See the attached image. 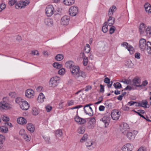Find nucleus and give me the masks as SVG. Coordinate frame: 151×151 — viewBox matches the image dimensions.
Instances as JSON below:
<instances>
[{
  "instance_id": "nucleus-11",
  "label": "nucleus",
  "mask_w": 151,
  "mask_h": 151,
  "mask_svg": "<svg viewBox=\"0 0 151 151\" xmlns=\"http://www.w3.org/2000/svg\"><path fill=\"white\" fill-rule=\"evenodd\" d=\"M70 17L67 16H65L61 19V24L64 26L68 25L70 21Z\"/></svg>"
},
{
  "instance_id": "nucleus-60",
  "label": "nucleus",
  "mask_w": 151,
  "mask_h": 151,
  "mask_svg": "<svg viewBox=\"0 0 151 151\" xmlns=\"http://www.w3.org/2000/svg\"><path fill=\"white\" fill-rule=\"evenodd\" d=\"M45 108L47 111L49 112L52 110V107L49 105H48L46 106Z\"/></svg>"
},
{
  "instance_id": "nucleus-34",
  "label": "nucleus",
  "mask_w": 151,
  "mask_h": 151,
  "mask_svg": "<svg viewBox=\"0 0 151 151\" xmlns=\"http://www.w3.org/2000/svg\"><path fill=\"white\" fill-rule=\"evenodd\" d=\"M108 30L107 22H105L104 23L102 27V31L104 33H106Z\"/></svg>"
},
{
  "instance_id": "nucleus-3",
  "label": "nucleus",
  "mask_w": 151,
  "mask_h": 151,
  "mask_svg": "<svg viewBox=\"0 0 151 151\" xmlns=\"http://www.w3.org/2000/svg\"><path fill=\"white\" fill-rule=\"evenodd\" d=\"M92 105L91 104H89L86 105L84 107L83 109L85 112L86 114L90 116H92L93 115V112L91 107L90 106Z\"/></svg>"
},
{
  "instance_id": "nucleus-44",
  "label": "nucleus",
  "mask_w": 151,
  "mask_h": 151,
  "mask_svg": "<svg viewBox=\"0 0 151 151\" xmlns=\"http://www.w3.org/2000/svg\"><path fill=\"white\" fill-rule=\"evenodd\" d=\"M21 4H22L24 7H25L26 6L28 5L29 3V0H25L24 1H21Z\"/></svg>"
},
{
  "instance_id": "nucleus-8",
  "label": "nucleus",
  "mask_w": 151,
  "mask_h": 151,
  "mask_svg": "<svg viewBox=\"0 0 151 151\" xmlns=\"http://www.w3.org/2000/svg\"><path fill=\"white\" fill-rule=\"evenodd\" d=\"M146 41L143 38L140 39L139 41V46L142 51H144L146 48Z\"/></svg>"
},
{
  "instance_id": "nucleus-38",
  "label": "nucleus",
  "mask_w": 151,
  "mask_h": 151,
  "mask_svg": "<svg viewBox=\"0 0 151 151\" xmlns=\"http://www.w3.org/2000/svg\"><path fill=\"white\" fill-rule=\"evenodd\" d=\"M85 131V129L84 127H80L78 129V132L79 134H83Z\"/></svg>"
},
{
  "instance_id": "nucleus-22",
  "label": "nucleus",
  "mask_w": 151,
  "mask_h": 151,
  "mask_svg": "<svg viewBox=\"0 0 151 151\" xmlns=\"http://www.w3.org/2000/svg\"><path fill=\"white\" fill-rule=\"evenodd\" d=\"M27 129L30 132H33L35 130L34 125L32 123H28L27 125Z\"/></svg>"
},
{
  "instance_id": "nucleus-64",
  "label": "nucleus",
  "mask_w": 151,
  "mask_h": 151,
  "mask_svg": "<svg viewBox=\"0 0 151 151\" xmlns=\"http://www.w3.org/2000/svg\"><path fill=\"white\" fill-rule=\"evenodd\" d=\"M99 109L100 111H103L104 110L105 107L101 105L99 107Z\"/></svg>"
},
{
  "instance_id": "nucleus-51",
  "label": "nucleus",
  "mask_w": 151,
  "mask_h": 151,
  "mask_svg": "<svg viewBox=\"0 0 151 151\" xmlns=\"http://www.w3.org/2000/svg\"><path fill=\"white\" fill-rule=\"evenodd\" d=\"M88 62V58L87 57H85L83 59V65L86 66L87 65Z\"/></svg>"
},
{
  "instance_id": "nucleus-48",
  "label": "nucleus",
  "mask_w": 151,
  "mask_h": 151,
  "mask_svg": "<svg viewBox=\"0 0 151 151\" xmlns=\"http://www.w3.org/2000/svg\"><path fill=\"white\" fill-rule=\"evenodd\" d=\"M15 7V8L17 9L19 8L21 9L22 8H24V7H23L22 5L21 4V3L20 1L19 2V3L16 4Z\"/></svg>"
},
{
  "instance_id": "nucleus-58",
  "label": "nucleus",
  "mask_w": 151,
  "mask_h": 151,
  "mask_svg": "<svg viewBox=\"0 0 151 151\" xmlns=\"http://www.w3.org/2000/svg\"><path fill=\"white\" fill-rule=\"evenodd\" d=\"M122 109L123 110L126 111H128L129 109V107L126 106H123Z\"/></svg>"
},
{
  "instance_id": "nucleus-27",
  "label": "nucleus",
  "mask_w": 151,
  "mask_h": 151,
  "mask_svg": "<svg viewBox=\"0 0 151 151\" xmlns=\"http://www.w3.org/2000/svg\"><path fill=\"white\" fill-rule=\"evenodd\" d=\"M133 63L130 60H127L125 61V65L126 67L129 68H132L133 66Z\"/></svg>"
},
{
  "instance_id": "nucleus-4",
  "label": "nucleus",
  "mask_w": 151,
  "mask_h": 151,
  "mask_svg": "<svg viewBox=\"0 0 151 151\" xmlns=\"http://www.w3.org/2000/svg\"><path fill=\"white\" fill-rule=\"evenodd\" d=\"M120 131L122 134L124 135L126 134L128 132L129 129L128 125L126 123H123L121 125Z\"/></svg>"
},
{
  "instance_id": "nucleus-25",
  "label": "nucleus",
  "mask_w": 151,
  "mask_h": 151,
  "mask_svg": "<svg viewBox=\"0 0 151 151\" xmlns=\"http://www.w3.org/2000/svg\"><path fill=\"white\" fill-rule=\"evenodd\" d=\"M45 99V96L44 95L43 93H40L38 97L37 100L39 102L42 103L43 102L44 99Z\"/></svg>"
},
{
  "instance_id": "nucleus-12",
  "label": "nucleus",
  "mask_w": 151,
  "mask_h": 151,
  "mask_svg": "<svg viewBox=\"0 0 151 151\" xmlns=\"http://www.w3.org/2000/svg\"><path fill=\"white\" fill-rule=\"evenodd\" d=\"M10 108V105L9 103H6L2 101L0 102V109L7 110Z\"/></svg>"
},
{
  "instance_id": "nucleus-46",
  "label": "nucleus",
  "mask_w": 151,
  "mask_h": 151,
  "mask_svg": "<svg viewBox=\"0 0 151 151\" xmlns=\"http://www.w3.org/2000/svg\"><path fill=\"white\" fill-rule=\"evenodd\" d=\"M39 111L38 109L35 108L34 107L32 109V114L35 115H36L38 114Z\"/></svg>"
},
{
  "instance_id": "nucleus-57",
  "label": "nucleus",
  "mask_w": 151,
  "mask_h": 151,
  "mask_svg": "<svg viewBox=\"0 0 151 151\" xmlns=\"http://www.w3.org/2000/svg\"><path fill=\"white\" fill-rule=\"evenodd\" d=\"M129 45L128 43L126 42H123L121 45V46H123L124 47H125L127 49Z\"/></svg>"
},
{
  "instance_id": "nucleus-36",
  "label": "nucleus",
  "mask_w": 151,
  "mask_h": 151,
  "mask_svg": "<svg viewBox=\"0 0 151 151\" xmlns=\"http://www.w3.org/2000/svg\"><path fill=\"white\" fill-rule=\"evenodd\" d=\"M55 134L57 137H59L62 136L63 134L61 130L59 129L56 131Z\"/></svg>"
},
{
  "instance_id": "nucleus-42",
  "label": "nucleus",
  "mask_w": 151,
  "mask_h": 151,
  "mask_svg": "<svg viewBox=\"0 0 151 151\" xmlns=\"http://www.w3.org/2000/svg\"><path fill=\"white\" fill-rule=\"evenodd\" d=\"M53 67L57 69H60L62 67V65L61 64H59L58 63H55L53 64Z\"/></svg>"
},
{
  "instance_id": "nucleus-56",
  "label": "nucleus",
  "mask_w": 151,
  "mask_h": 151,
  "mask_svg": "<svg viewBox=\"0 0 151 151\" xmlns=\"http://www.w3.org/2000/svg\"><path fill=\"white\" fill-rule=\"evenodd\" d=\"M16 0H9V4L11 6L14 5L16 2Z\"/></svg>"
},
{
  "instance_id": "nucleus-30",
  "label": "nucleus",
  "mask_w": 151,
  "mask_h": 151,
  "mask_svg": "<svg viewBox=\"0 0 151 151\" xmlns=\"http://www.w3.org/2000/svg\"><path fill=\"white\" fill-rule=\"evenodd\" d=\"M5 137L3 135L0 134V150L3 147V143L5 140Z\"/></svg>"
},
{
  "instance_id": "nucleus-6",
  "label": "nucleus",
  "mask_w": 151,
  "mask_h": 151,
  "mask_svg": "<svg viewBox=\"0 0 151 151\" xmlns=\"http://www.w3.org/2000/svg\"><path fill=\"white\" fill-rule=\"evenodd\" d=\"M54 9L52 5L48 6L45 9V13L47 16L48 17H50L54 13Z\"/></svg>"
},
{
  "instance_id": "nucleus-17",
  "label": "nucleus",
  "mask_w": 151,
  "mask_h": 151,
  "mask_svg": "<svg viewBox=\"0 0 151 151\" xmlns=\"http://www.w3.org/2000/svg\"><path fill=\"white\" fill-rule=\"evenodd\" d=\"M44 23L45 24L49 26H52L53 24V20L51 18H47L45 19Z\"/></svg>"
},
{
  "instance_id": "nucleus-19",
  "label": "nucleus",
  "mask_w": 151,
  "mask_h": 151,
  "mask_svg": "<svg viewBox=\"0 0 151 151\" xmlns=\"http://www.w3.org/2000/svg\"><path fill=\"white\" fill-rule=\"evenodd\" d=\"M145 25L143 23H141L139 27V30L141 35H143L145 31Z\"/></svg>"
},
{
  "instance_id": "nucleus-24",
  "label": "nucleus",
  "mask_w": 151,
  "mask_h": 151,
  "mask_svg": "<svg viewBox=\"0 0 151 151\" xmlns=\"http://www.w3.org/2000/svg\"><path fill=\"white\" fill-rule=\"evenodd\" d=\"M109 17L108 20V24L109 26H112L114 24L115 21V18L111 16H109Z\"/></svg>"
},
{
  "instance_id": "nucleus-29",
  "label": "nucleus",
  "mask_w": 151,
  "mask_h": 151,
  "mask_svg": "<svg viewBox=\"0 0 151 151\" xmlns=\"http://www.w3.org/2000/svg\"><path fill=\"white\" fill-rule=\"evenodd\" d=\"M146 50L149 54H151V42L148 41L146 44Z\"/></svg>"
},
{
  "instance_id": "nucleus-2",
  "label": "nucleus",
  "mask_w": 151,
  "mask_h": 151,
  "mask_svg": "<svg viewBox=\"0 0 151 151\" xmlns=\"http://www.w3.org/2000/svg\"><path fill=\"white\" fill-rule=\"evenodd\" d=\"M60 78L57 76H55L51 78L49 82V85L50 87L55 88L58 85L59 83Z\"/></svg>"
},
{
  "instance_id": "nucleus-31",
  "label": "nucleus",
  "mask_w": 151,
  "mask_h": 151,
  "mask_svg": "<svg viewBox=\"0 0 151 151\" xmlns=\"http://www.w3.org/2000/svg\"><path fill=\"white\" fill-rule=\"evenodd\" d=\"M63 3L66 5H70L74 3V0H64Z\"/></svg>"
},
{
  "instance_id": "nucleus-50",
  "label": "nucleus",
  "mask_w": 151,
  "mask_h": 151,
  "mask_svg": "<svg viewBox=\"0 0 151 151\" xmlns=\"http://www.w3.org/2000/svg\"><path fill=\"white\" fill-rule=\"evenodd\" d=\"M116 30L115 27L112 26L110 28L109 30V32L110 34H112L114 32V31Z\"/></svg>"
},
{
  "instance_id": "nucleus-18",
  "label": "nucleus",
  "mask_w": 151,
  "mask_h": 151,
  "mask_svg": "<svg viewBox=\"0 0 151 151\" xmlns=\"http://www.w3.org/2000/svg\"><path fill=\"white\" fill-rule=\"evenodd\" d=\"M127 137L130 140H133L135 137V135L132 132H128L126 133Z\"/></svg>"
},
{
  "instance_id": "nucleus-13",
  "label": "nucleus",
  "mask_w": 151,
  "mask_h": 151,
  "mask_svg": "<svg viewBox=\"0 0 151 151\" xmlns=\"http://www.w3.org/2000/svg\"><path fill=\"white\" fill-rule=\"evenodd\" d=\"M34 92L32 90L29 89L25 91V96L29 98H32L34 96Z\"/></svg>"
},
{
  "instance_id": "nucleus-14",
  "label": "nucleus",
  "mask_w": 151,
  "mask_h": 151,
  "mask_svg": "<svg viewBox=\"0 0 151 151\" xmlns=\"http://www.w3.org/2000/svg\"><path fill=\"white\" fill-rule=\"evenodd\" d=\"M20 108L24 110H27L29 107V105L28 102L25 101H23L20 105Z\"/></svg>"
},
{
  "instance_id": "nucleus-41",
  "label": "nucleus",
  "mask_w": 151,
  "mask_h": 151,
  "mask_svg": "<svg viewBox=\"0 0 151 151\" xmlns=\"http://www.w3.org/2000/svg\"><path fill=\"white\" fill-rule=\"evenodd\" d=\"M147 36H149L151 34V27L148 26L145 30Z\"/></svg>"
},
{
  "instance_id": "nucleus-26",
  "label": "nucleus",
  "mask_w": 151,
  "mask_h": 151,
  "mask_svg": "<svg viewBox=\"0 0 151 151\" xmlns=\"http://www.w3.org/2000/svg\"><path fill=\"white\" fill-rule=\"evenodd\" d=\"M93 143L91 140L87 141L86 143V145L88 149L91 150L93 149L94 147L93 146Z\"/></svg>"
},
{
  "instance_id": "nucleus-62",
  "label": "nucleus",
  "mask_w": 151,
  "mask_h": 151,
  "mask_svg": "<svg viewBox=\"0 0 151 151\" xmlns=\"http://www.w3.org/2000/svg\"><path fill=\"white\" fill-rule=\"evenodd\" d=\"M135 58L137 59H139L140 58V54L139 52H137L135 53Z\"/></svg>"
},
{
  "instance_id": "nucleus-15",
  "label": "nucleus",
  "mask_w": 151,
  "mask_h": 151,
  "mask_svg": "<svg viewBox=\"0 0 151 151\" xmlns=\"http://www.w3.org/2000/svg\"><path fill=\"white\" fill-rule=\"evenodd\" d=\"M132 146L130 144L127 143L123 146L122 149V151H131Z\"/></svg>"
},
{
  "instance_id": "nucleus-33",
  "label": "nucleus",
  "mask_w": 151,
  "mask_h": 151,
  "mask_svg": "<svg viewBox=\"0 0 151 151\" xmlns=\"http://www.w3.org/2000/svg\"><path fill=\"white\" fill-rule=\"evenodd\" d=\"M96 122V119L95 118H91L89 122V124L91 125V126H88V127L89 129L92 128L93 127V124L95 123Z\"/></svg>"
},
{
  "instance_id": "nucleus-21",
  "label": "nucleus",
  "mask_w": 151,
  "mask_h": 151,
  "mask_svg": "<svg viewBox=\"0 0 151 151\" xmlns=\"http://www.w3.org/2000/svg\"><path fill=\"white\" fill-rule=\"evenodd\" d=\"M17 122L19 124L23 125L25 124L27 122V121L24 117H20L17 119Z\"/></svg>"
},
{
  "instance_id": "nucleus-5",
  "label": "nucleus",
  "mask_w": 151,
  "mask_h": 151,
  "mask_svg": "<svg viewBox=\"0 0 151 151\" xmlns=\"http://www.w3.org/2000/svg\"><path fill=\"white\" fill-rule=\"evenodd\" d=\"M69 14L71 16H76L78 13V9L77 6H72L69 9Z\"/></svg>"
},
{
  "instance_id": "nucleus-45",
  "label": "nucleus",
  "mask_w": 151,
  "mask_h": 151,
  "mask_svg": "<svg viewBox=\"0 0 151 151\" xmlns=\"http://www.w3.org/2000/svg\"><path fill=\"white\" fill-rule=\"evenodd\" d=\"M23 101H24V100H22V98L20 97H17L15 99L16 102L19 104L20 105L22 103Z\"/></svg>"
},
{
  "instance_id": "nucleus-40",
  "label": "nucleus",
  "mask_w": 151,
  "mask_h": 151,
  "mask_svg": "<svg viewBox=\"0 0 151 151\" xmlns=\"http://www.w3.org/2000/svg\"><path fill=\"white\" fill-rule=\"evenodd\" d=\"M90 50V47L89 45L87 44H86V46L84 48V51L86 53H88Z\"/></svg>"
},
{
  "instance_id": "nucleus-52",
  "label": "nucleus",
  "mask_w": 151,
  "mask_h": 151,
  "mask_svg": "<svg viewBox=\"0 0 151 151\" xmlns=\"http://www.w3.org/2000/svg\"><path fill=\"white\" fill-rule=\"evenodd\" d=\"M65 70L63 68H62L59 70L58 73L60 75H63L65 73Z\"/></svg>"
},
{
  "instance_id": "nucleus-55",
  "label": "nucleus",
  "mask_w": 151,
  "mask_h": 151,
  "mask_svg": "<svg viewBox=\"0 0 151 151\" xmlns=\"http://www.w3.org/2000/svg\"><path fill=\"white\" fill-rule=\"evenodd\" d=\"M2 118V119L4 121L8 122L9 120V118L6 115H3Z\"/></svg>"
},
{
  "instance_id": "nucleus-9",
  "label": "nucleus",
  "mask_w": 151,
  "mask_h": 151,
  "mask_svg": "<svg viewBox=\"0 0 151 151\" xmlns=\"http://www.w3.org/2000/svg\"><path fill=\"white\" fill-rule=\"evenodd\" d=\"M132 86L137 87H142V85H140V84L141 83V80L139 78H135L132 81Z\"/></svg>"
},
{
  "instance_id": "nucleus-7",
  "label": "nucleus",
  "mask_w": 151,
  "mask_h": 151,
  "mask_svg": "<svg viewBox=\"0 0 151 151\" xmlns=\"http://www.w3.org/2000/svg\"><path fill=\"white\" fill-rule=\"evenodd\" d=\"M111 116L113 120H117L120 116V112L117 110H113L111 111Z\"/></svg>"
},
{
  "instance_id": "nucleus-32",
  "label": "nucleus",
  "mask_w": 151,
  "mask_h": 151,
  "mask_svg": "<svg viewBox=\"0 0 151 151\" xmlns=\"http://www.w3.org/2000/svg\"><path fill=\"white\" fill-rule=\"evenodd\" d=\"M139 105L138 106H140L142 107L147 108V105H148V102L147 101H145V102L140 101L139 102Z\"/></svg>"
},
{
  "instance_id": "nucleus-49",
  "label": "nucleus",
  "mask_w": 151,
  "mask_h": 151,
  "mask_svg": "<svg viewBox=\"0 0 151 151\" xmlns=\"http://www.w3.org/2000/svg\"><path fill=\"white\" fill-rule=\"evenodd\" d=\"M104 104L106 107L108 109H110L112 106V104L108 102H106L104 103Z\"/></svg>"
},
{
  "instance_id": "nucleus-59",
  "label": "nucleus",
  "mask_w": 151,
  "mask_h": 151,
  "mask_svg": "<svg viewBox=\"0 0 151 151\" xmlns=\"http://www.w3.org/2000/svg\"><path fill=\"white\" fill-rule=\"evenodd\" d=\"M87 57L85 55V54L83 52H81L79 55V58H84L85 57Z\"/></svg>"
},
{
  "instance_id": "nucleus-35",
  "label": "nucleus",
  "mask_w": 151,
  "mask_h": 151,
  "mask_svg": "<svg viewBox=\"0 0 151 151\" xmlns=\"http://www.w3.org/2000/svg\"><path fill=\"white\" fill-rule=\"evenodd\" d=\"M88 138V135L87 134H85L80 140V142L83 143L86 141Z\"/></svg>"
},
{
  "instance_id": "nucleus-28",
  "label": "nucleus",
  "mask_w": 151,
  "mask_h": 151,
  "mask_svg": "<svg viewBox=\"0 0 151 151\" xmlns=\"http://www.w3.org/2000/svg\"><path fill=\"white\" fill-rule=\"evenodd\" d=\"M146 11L147 12L151 13V5L148 3H146L144 5Z\"/></svg>"
},
{
  "instance_id": "nucleus-10",
  "label": "nucleus",
  "mask_w": 151,
  "mask_h": 151,
  "mask_svg": "<svg viewBox=\"0 0 151 151\" xmlns=\"http://www.w3.org/2000/svg\"><path fill=\"white\" fill-rule=\"evenodd\" d=\"M110 120V117L107 116H104L100 119V121H102L104 123L105 127H108Z\"/></svg>"
},
{
  "instance_id": "nucleus-1",
  "label": "nucleus",
  "mask_w": 151,
  "mask_h": 151,
  "mask_svg": "<svg viewBox=\"0 0 151 151\" xmlns=\"http://www.w3.org/2000/svg\"><path fill=\"white\" fill-rule=\"evenodd\" d=\"M72 75L78 81H83L86 77L85 73L80 70L78 66H75L70 70Z\"/></svg>"
},
{
  "instance_id": "nucleus-61",
  "label": "nucleus",
  "mask_w": 151,
  "mask_h": 151,
  "mask_svg": "<svg viewBox=\"0 0 151 151\" xmlns=\"http://www.w3.org/2000/svg\"><path fill=\"white\" fill-rule=\"evenodd\" d=\"M25 134V130L24 129H21L19 132V134L22 136Z\"/></svg>"
},
{
  "instance_id": "nucleus-63",
  "label": "nucleus",
  "mask_w": 151,
  "mask_h": 151,
  "mask_svg": "<svg viewBox=\"0 0 151 151\" xmlns=\"http://www.w3.org/2000/svg\"><path fill=\"white\" fill-rule=\"evenodd\" d=\"M137 151H147L146 148L145 147H140Z\"/></svg>"
},
{
  "instance_id": "nucleus-53",
  "label": "nucleus",
  "mask_w": 151,
  "mask_h": 151,
  "mask_svg": "<svg viewBox=\"0 0 151 151\" xmlns=\"http://www.w3.org/2000/svg\"><path fill=\"white\" fill-rule=\"evenodd\" d=\"M68 106L73 105L74 104V101L72 100H70L68 101Z\"/></svg>"
},
{
  "instance_id": "nucleus-37",
  "label": "nucleus",
  "mask_w": 151,
  "mask_h": 151,
  "mask_svg": "<svg viewBox=\"0 0 151 151\" xmlns=\"http://www.w3.org/2000/svg\"><path fill=\"white\" fill-rule=\"evenodd\" d=\"M128 51H129L130 54H132L134 52V50L133 47L131 45H129L127 48Z\"/></svg>"
},
{
  "instance_id": "nucleus-23",
  "label": "nucleus",
  "mask_w": 151,
  "mask_h": 151,
  "mask_svg": "<svg viewBox=\"0 0 151 151\" xmlns=\"http://www.w3.org/2000/svg\"><path fill=\"white\" fill-rule=\"evenodd\" d=\"M65 64L66 67L70 69V70L75 66L74 63L72 61H70L66 62Z\"/></svg>"
},
{
  "instance_id": "nucleus-20",
  "label": "nucleus",
  "mask_w": 151,
  "mask_h": 151,
  "mask_svg": "<svg viewBox=\"0 0 151 151\" xmlns=\"http://www.w3.org/2000/svg\"><path fill=\"white\" fill-rule=\"evenodd\" d=\"M116 8L115 6H112L109 9L108 11V15L109 16H112L114 13L116 11Z\"/></svg>"
},
{
  "instance_id": "nucleus-47",
  "label": "nucleus",
  "mask_w": 151,
  "mask_h": 151,
  "mask_svg": "<svg viewBox=\"0 0 151 151\" xmlns=\"http://www.w3.org/2000/svg\"><path fill=\"white\" fill-rule=\"evenodd\" d=\"M113 86L116 88H122L121 84L119 82H116L114 83Z\"/></svg>"
},
{
  "instance_id": "nucleus-43",
  "label": "nucleus",
  "mask_w": 151,
  "mask_h": 151,
  "mask_svg": "<svg viewBox=\"0 0 151 151\" xmlns=\"http://www.w3.org/2000/svg\"><path fill=\"white\" fill-rule=\"evenodd\" d=\"M0 131L1 132L5 133L8 131L7 128L5 127H0Z\"/></svg>"
},
{
  "instance_id": "nucleus-39",
  "label": "nucleus",
  "mask_w": 151,
  "mask_h": 151,
  "mask_svg": "<svg viewBox=\"0 0 151 151\" xmlns=\"http://www.w3.org/2000/svg\"><path fill=\"white\" fill-rule=\"evenodd\" d=\"M63 58V55L62 54H58L55 57V59L58 61L61 60Z\"/></svg>"
},
{
  "instance_id": "nucleus-54",
  "label": "nucleus",
  "mask_w": 151,
  "mask_h": 151,
  "mask_svg": "<svg viewBox=\"0 0 151 151\" xmlns=\"http://www.w3.org/2000/svg\"><path fill=\"white\" fill-rule=\"evenodd\" d=\"M1 101L5 103H8L9 101V97L7 96L4 97L3 98V101Z\"/></svg>"
},
{
  "instance_id": "nucleus-16",
  "label": "nucleus",
  "mask_w": 151,
  "mask_h": 151,
  "mask_svg": "<svg viewBox=\"0 0 151 151\" xmlns=\"http://www.w3.org/2000/svg\"><path fill=\"white\" fill-rule=\"evenodd\" d=\"M75 121L80 124H83L86 122V121L84 119L78 116H76L75 117Z\"/></svg>"
}]
</instances>
